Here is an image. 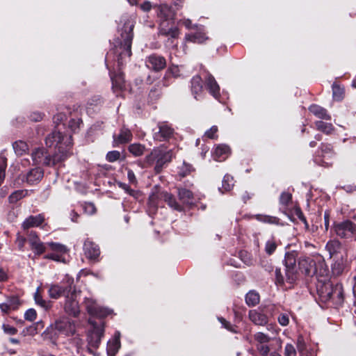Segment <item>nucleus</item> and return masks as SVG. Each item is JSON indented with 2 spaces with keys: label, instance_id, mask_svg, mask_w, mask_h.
<instances>
[{
  "label": "nucleus",
  "instance_id": "57",
  "mask_svg": "<svg viewBox=\"0 0 356 356\" xmlns=\"http://www.w3.org/2000/svg\"><path fill=\"white\" fill-rule=\"evenodd\" d=\"M2 328L3 332L9 335H14L17 332V330L9 324H3Z\"/></svg>",
  "mask_w": 356,
  "mask_h": 356
},
{
  "label": "nucleus",
  "instance_id": "3",
  "mask_svg": "<svg viewBox=\"0 0 356 356\" xmlns=\"http://www.w3.org/2000/svg\"><path fill=\"white\" fill-rule=\"evenodd\" d=\"M56 330L58 334L65 336H72L75 333V325L72 321L67 317L63 316L56 320L54 324L47 327L42 333V337L44 340L51 339V331Z\"/></svg>",
  "mask_w": 356,
  "mask_h": 356
},
{
  "label": "nucleus",
  "instance_id": "12",
  "mask_svg": "<svg viewBox=\"0 0 356 356\" xmlns=\"http://www.w3.org/2000/svg\"><path fill=\"white\" fill-rule=\"evenodd\" d=\"M147 161H156L154 167L155 171L159 173L161 171L163 165L170 161L171 156L169 152H163L159 150H154L147 156Z\"/></svg>",
  "mask_w": 356,
  "mask_h": 356
},
{
  "label": "nucleus",
  "instance_id": "6",
  "mask_svg": "<svg viewBox=\"0 0 356 356\" xmlns=\"http://www.w3.org/2000/svg\"><path fill=\"white\" fill-rule=\"evenodd\" d=\"M91 324L93 329L88 332L87 336L88 348L90 353L92 352V349L96 350L99 348L104 333V325H97L92 322Z\"/></svg>",
  "mask_w": 356,
  "mask_h": 356
},
{
  "label": "nucleus",
  "instance_id": "1",
  "mask_svg": "<svg viewBox=\"0 0 356 356\" xmlns=\"http://www.w3.org/2000/svg\"><path fill=\"white\" fill-rule=\"evenodd\" d=\"M46 145L57 149V152L53 156L47 154L44 149L37 148L31 153V157L35 164L54 165L71 154L72 147V136L63 134L60 131H54L45 139Z\"/></svg>",
  "mask_w": 356,
  "mask_h": 356
},
{
  "label": "nucleus",
  "instance_id": "36",
  "mask_svg": "<svg viewBox=\"0 0 356 356\" xmlns=\"http://www.w3.org/2000/svg\"><path fill=\"white\" fill-rule=\"evenodd\" d=\"M316 129L325 134H331L334 131V127L331 123L325 122L323 121H316L315 122Z\"/></svg>",
  "mask_w": 356,
  "mask_h": 356
},
{
  "label": "nucleus",
  "instance_id": "55",
  "mask_svg": "<svg viewBox=\"0 0 356 356\" xmlns=\"http://www.w3.org/2000/svg\"><path fill=\"white\" fill-rule=\"evenodd\" d=\"M218 321L220 322L222 327H224L227 330L232 332H236L235 326L232 325L229 321H226L224 318L220 317V318H218Z\"/></svg>",
  "mask_w": 356,
  "mask_h": 356
},
{
  "label": "nucleus",
  "instance_id": "58",
  "mask_svg": "<svg viewBox=\"0 0 356 356\" xmlns=\"http://www.w3.org/2000/svg\"><path fill=\"white\" fill-rule=\"evenodd\" d=\"M285 356H296V350L294 346L291 343H287L284 348Z\"/></svg>",
  "mask_w": 356,
  "mask_h": 356
},
{
  "label": "nucleus",
  "instance_id": "19",
  "mask_svg": "<svg viewBox=\"0 0 356 356\" xmlns=\"http://www.w3.org/2000/svg\"><path fill=\"white\" fill-rule=\"evenodd\" d=\"M190 89L195 99L198 100L202 97L203 85L202 78L200 75H195L191 79Z\"/></svg>",
  "mask_w": 356,
  "mask_h": 356
},
{
  "label": "nucleus",
  "instance_id": "44",
  "mask_svg": "<svg viewBox=\"0 0 356 356\" xmlns=\"http://www.w3.org/2000/svg\"><path fill=\"white\" fill-rule=\"evenodd\" d=\"M47 245L50 248V249L53 251H54V253H58L60 254H63L67 252V248L60 243H54V242H49L47 243Z\"/></svg>",
  "mask_w": 356,
  "mask_h": 356
},
{
  "label": "nucleus",
  "instance_id": "43",
  "mask_svg": "<svg viewBox=\"0 0 356 356\" xmlns=\"http://www.w3.org/2000/svg\"><path fill=\"white\" fill-rule=\"evenodd\" d=\"M254 339L257 343V345L266 344L270 341L271 337L264 332H258L254 334Z\"/></svg>",
  "mask_w": 356,
  "mask_h": 356
},
{
  "label": "nucleus",
  "instance_id": "9",
  "mask_svg": "<svg viewBox=\"0 0 356 356\" xmlns=\"http://www.w3.org/2000/svg\"><path fill=\"white\" fill-rule=\"evenodd\" d=\"M298 252L296 251L288 252L285 254L284 262L286 267V280L293 283L296 280L297 268L296 259Z\"/></svg>",
  "mask_w": 356,
  "mask_h": 356
},
{
  "label": "nucleus",
  "instance_id": "51",
  "mask_svg": "<svg viewBox=\"0 0 356 356\" xmlns=\"http://www.w3.org/2000/svg\"><path fill=\"white\" fill-rule=\"evenodd\" d=\"M24 317L25 320L33 322L37 318V312L35 309H29L25 312Z\"/></svg>",
  "mask_w": 356,
  "mask_h": 356
},
{
  "label": "nucleus",
  "instance_id": "10",
  "mask_svg": "<svg viewBox=\"0 0 356 356\" xmlns=\"http://www.w3.org/2000/svg\"><path fill=\"white\" fill-rule=\"evenodd\" d=\"M169 24L170 22H161L159 26V33L161 35L168 38L165 42L166 45L171 44L172 47H175L177 44L174 42L179 37V31L177 26L173 25L169 26Z\"/></svg>",
  "mask_w": 356,
  "mask_h": 356
},
{
  "label": "nucleus",
  "instance_id": "22",
  "mask_svg": "<svg viewBox=\"0 0 356 356\" xmlns=\"http://www.w3.org/2000/svg\"><path fill=\"white\" fill-rule=\"evenodd\" d=\"M158 197L166 202L172 209L178 211H181L183 210L182 206L177 202L172 194L167 191H161L159 193Z\"/></svg>",
  "mask_w": 356,
  "mask_h": 356
},
{
  "label": "nucleus",
  "instance_id": "16",
  "mask_svg": "<svg viewBox=\"0 0 356 356\" xmlns=\"http://www.w3.org/2000/svg\"><path fill=\"white\" fill-rule=\"evenodd\" d=\"M44 176V171L41 168L37 167L30 170L22 177V180L29 185L37 184Z\"/></svg>",
  "mask_w": 356,
  "mask_h": 356
},
{
  "label": "nucleus",
  "instance_id": "52",
  "mask_svg": "<svg viewBox=\"0 0 356 356\" xmlns=\"http://www.w3.org/2000/svg\"><path fill=\"white\" fill-rule=\"evenodd\" d=\"M38 332V330L36 328V327L32 324L31 325L25 327L22 332V334L23 336H34L37 334Z\"/></svg>",
  "mask_w": 356,
  "mask_h": 356
},
{
  "label": "nucleus",
  "instance_id": "48",
  "mask_svg": "<svg viewBox=\"0 0 356 356\" xmlns=\"http://www.w3.org/2000/svg\"><path fill=\"white\" fill-rule=\"evenodd\" d=\"M297 349L300 356H304V354L307 353L306 343L302 336H298L297 339Z\"/></svg>",
  "mask_w": 356,
  "mask_h": 356
},
{
  "label": "nucleus",
  "instance_id": "27",
  "mask_svg": "<svg viewBox=\"0 0 356 356\" xmlns=\"http://www.w3.org/2000/svg\"><path fill=\"white\" fill-rule=\"evenodd\" d=\"M250 320L257 325H265L268 323V317L262 312L254 309L250 310L249 312Z\"/></svg>",
  "mask_w": 356,
  "mask_h": 356
},
{
  "label": "nucleus",
  "instance_id": "29",
  "mask_svg": "<svg viewBox=\"0 0 356 356\" xmlns=\"http://www.w3.org/2000/svg\"><path fill=\"white\" fill-rule=\"evenodd\" d=\"M314 261L309 259H304L299 261V268L307 275H313L316 273V270L313 269Z\"/></svg>",
  "mask_w": 356,
  "mask_h": 356
},
{
  "label": "nucleus",
  "instance_id": "13",
  "mask_svg": "<svg viewBox=\"0 0 356 356\" xmlns=\"http://www.w3.org/2000/svg\"><path fill=\"white\" fill-rule=\"evenodd\" d=\"M63 309L67 314L73 317H77L79 315V305L78 301L76 300L74 292H71L66 296Z\"/></svg>",
  "mask_w": 356,
  "mask_h": 356
},
{
  "label": "nucleus",
  "instance_id": "61",
  "mask_svg": "<svg viewBox=\"0 0 356 356\" xmlns=\"http://www.w3.org/2000/svg\"><path fill=\"white\" fill-rule=\"evenodd\" d=\"M275 280L277 284H282L284 282L285 278L282 274L281 270L276 268L275 271Z\"/></svg>",
  "mask_w": 356,
  "mask_h": 356
},
{
  "label": "nucleus",
  "instance_id": "21",
  "mask_svg": "<svg viewBox=\"0 0 356 356\" xmlns=\"http://www.w3.org/2000/svg\"><path fill=\"white\" fill-rule=\"evenodd\" d=\"M147 66L155 71L163 70L166 65L164 57L156 54L150 55L146 61Z\"/></svg>",
  "mask_w": 356,
  "mask_h": 356
},
{
  "label": "nucleus",
  "instance_id": "39",
  "mask_svg": "<svg viewBox=\"0 0 356 356\" xmlns=\"http://www.w3.org/2000/svg\"><path fill=\"white\" fill-rule=\"evenodd\" d=\"M345 267V261L341 258L335 261V262L332 265V272L334 275H340L344 270Z\"/></svg>",
  "mask_w": 356,
  "mask_h": 356
},
{
  "label": "nucleus",
  "instance_id": "8",
  "mask_svg": "<svg viewBox=\"0 0 356 356\" xmlns=\"http://www.w3.org/2000/svg\"><path fill=\"white\" fill-rule=\"evenodd\" d=\"M174 134V128L167 122H158L156 127L153 129V138L159 142L169 140Z\"/></svg>",
  "mask_w": 356,
  "mask_h": 356
},
{
  "label": "nucleus",
  "instance_id": "25",
  "mask_svg": "<svg viewBox=\"0 0 356 356\" xmlns=\"http://www.w3.org/2000/svg\"><path fill=\"white\" fill-rule=\"evenodd\" d=\"M44 221V216L43 214H38L37 216H30L26 218L22 224L24 229H28L31 227H38L42 225Z\"/></svg>",
  "mask_w": 356,
  "mask_h": 356
},
{
  "label": "nucleus",
  "instance_id": "17",
  "mask_svg": "<svg viewBox=\"0 0 356 356\" xmlns=\"http://www.w3.org/2000/svg\"><path fill=\"white\" fill-rule=\"evenodd\" d=\"M154 8L156 10L158 17L165 23L170 22L175 15L172 8L167 4L155 5Z\"/></svg>",
  "mask_w": 356,
  "mask_h": 356
},
{
  "label": "nucleus",
  "instance_id": "33",
  "mask_svg": "<svg viewBox=\"0 0 356 356\" xmlns=\"http://www.w3.org/2000/svg\"><path fill=\"white\" fill-rule=\"evenodd\" d=\"M111 81L112 88L115 92L121 90L124 87V77L121 74L111 76Z\"/></svg>",
  "mask_w": 356,
  "mask_h": 356
},
{
  "label": "nucleus",
  "instance_id": "54",
  "mask_svg": "<svg viewBox=\"0 0 356 356\" xmlns=\"http://www.w3.org/2000/svg\"><path fill=\"white\" fill-rule=\"evenodd\" d=\"M295 215L305 224V228L307 229L309 228V225L302 211H301L299 207H296L294 209Z\"/></svg>",
  "mask_w": 356,
  "mask_h": 356
},
{
  "label": "nucleus",
  "instance_id": "63",
  "mask_svg": "<svg viewBox=\"0 0 356 356\" xmlns=\"http://www.w3.org/2000/svg\"><path fill=\"white\" fill-rule=\"evenodd\" d=\"M127 178L131 184H137V179L135 176V174H134V171L131 169H128Z\"/></svg>",
  "mask_w": 356,
  "mask_h": 356
},
{
  "label": "nucleus",
  "instance_id": "15",
  "mask_svg": "<svg viewBox=\"0 0 356 356\" xmlns=\"http://www.w3.org/2000/svg\"><path fill=\"white\" fill-rule=\"evenodd\" d=\"M204 83L209 92L216 99L220 97V86L215 78L209 72H206L203 74Z\"/></svg>",
  "mask_w": 356,
  "mask_h": 356
},
{
  "label": "nucleus",
  "instance_id": "56",
  "mask_svg": "<svg viewBox=\"0 0 356 356\" xmlns=\"http://www.w3.org/2000/svg\"><path fill=\"white\" fill-rule=\"evenodd\" d=\"M81 124H82V120L81 119H72L69 122V127L72 131L75 132L76 130L79 128Z\"/></svg>",
  "mask_w": 356,
  "mask_h": 356
},
{
  "label": "nucleus",
  "instance_id": "64",
  "mask_svg": "<svg viewBox=\"0 0 356 356\" xmlns=\"http://www.w3.org/2000/svg\"><path fill=\"white\" fill-rule=\"evenodd\" d=\"M46 259H51L56 261H60L61 259V254L58 253H50L44 257Z\"/></svg>",
  "mask_w": 356,
  "mask_h": 356
},
{
  "label": "nucleus",
  "instance_id": "49",
  "mask_svg": "<svg viewBox=\"0 0 356 356\" xmlns=\"http://www.w3.org/2000/svg\"><path fill=\"white\" fill-rule=\"evenodd\" d=\"M332 93L334 99L339 101L342 99L343 95V88L339 86L334 84L332 86Z\"/></svg>",
  "mask_w": 356,
  "mask_h": 356
},
{
  "label": "nucleus",
  "instance_id": "24",
  "mask_svg": "<svg viewBox=\"0 0 356 356\" xmlns=\"http://www.w3.org/2000/svg\"><path fill=\"white\" fill-rule=\"evenodd\" d=\"M195 29H197V32L194 33L186 34L185 36V39L186 41L202 43L206 40H207V37L205 35L204 29L202 26L195 25Z\"/></svg>",
  "mask_w": 356,
  "mask_h": 356
},
{
  "label": "nucleus",
  "instance_id": "62",
  "mask_svg": "<svg viewBox=\"0 0 356 356\" xmlns=\"http://www.w3.org/2000/svg\"><path fill=\"white\" fill-rule=\"evenodd\" d=\"M278 322L282 326H286L289 324V316L286 314H282L278 317Z\"/></svg>",
  "mask_w": 356,
  "mask_h": 356
},
{
  "label": "nucleus",
  "instance_id": "26",
  "mask_svg": "<svg viewBox=\"0 0 356 356\" xmlns=\"http://www.w3.org/2000/svg\"><path fill=\"white\" fill-rule=\"evenodd\" d=\"M29 242L31 249L35 252V254H41L45 252L46 248L44 244L40 241L35 232H31Z\"/></svg>",
  "mask_w": 356,
  "mask_h": 356
},
{
  "label": "nucleus",
  "instance_id": "20",
  "mask_svg": "<svg viewBox=\"0 0 356 356\" xmlns=\"http://www.w3.org/2000/svg\"><path fill=\"white\" fill-rule=\"evenodd\" d=\"M133 135L131 131L126 128L122 127L118 135H113V146L117 147L122 144H125L132 140Z\"/></svg>",
  "mask_w": 356,
  "mask_h": 356
},
{
  "label": "nucleus",
  "instance_id": "18",
  "mask_svg": "<svg viewBox=\"0 0 356 356\" xmlns=\"http://www.w3.org/2000/svg\"><path fill=\"white\" fill-rule=\"evenodd\" d=\"M83 251L86 257L90 260H97L100 254L98 245L89 239H86L83 243Z\"/></svg>",
  "mask_w": 356,
  "mask_h": 356
},
{
  "label": "nucleus",
  "instance_id": "31",
  "mask_svg": "<svg viewBox=\"0 0 356 356\" xmlns=\"http://www.w3.org/2000/svg\"><path fill=\"white\" fill-rule=\"evenodd\" d=\"M309 111L313 113L315 116H316L318 118L323 119V120H330L331 117L330 115L327 113L326 109L324 108L318 106V105H312L309 108Z\"/></svg>",
  "mask_w": 356,
  "mask_h": 356
},
{
  "label": "nucleus",
  "instance_id": "50",
  "mask_svg": "<svg viewBox=\"0 0 356 356\" xmlns=\"http://www.w3.org/2000/svg\"><path fill=\"white\" fill-rule=\"evenodd\" d=\"M120 158V152L117 150L110 151L106 154V159L111 163L119 160Z\"/></svg>",
  "mask_w": 356,
  "mask_h": 356
},
{
  "label": "nucleus",
  "instance_id": "28",
  "mask_svg": "<svg viewBox=\"0 0 356 356\" xmlns=\"http://www.w3.org/2000/svg\"><path fill=\"white\" fill-rule=\"evenodd\" d=\"M177 195L179 200L186 205H192L194 201L193 193L184 188H179L177 189Z\"/></svg>",
  "mask_w": 356,
  "mask_h": 356
},
{
  "label": "nucleus",
  "instance_id": "41",
  "mask_svg": "<svg viewBox=\"0 0 356 356\" xmlns=\"http://www.w3.org/2000/svg\"><path fill=\"white\" fill-rule=\"evenodd\" d=\"M245 302L249 306H254L259 302V296L254 291H250L246 294Z\"/></svg>",
  "mask_w": 356,
  "mask_h": 356
},
{
  "label": "nucleus",
  "instance_id": "35",
  "mask_svg": "<svg viewBox=\"0 0 356 356\" xmlns=\"http://www.w3.org/2000/svg\"><path fill=\"white\" fill-rule=\"evenodd\" d=\"M278 246V241L274 238L271 237L266 241L264 246L265 252L268 255H272L276 250Z\"/></svg>",
  "mask_w": 356,
  "mask_h": 356
},
{
  "label": "nucleus",
  "instance_id": "53",
  "mask_svg": "<svg viewBox=\"0 0 356 356\" xmlns=\"http://www.w3.org/2000/svg\"><path fill=\"white\" fill-rule=\"evenodd\" d=\"M218 131V127L216 125L212 126L209 130H207L204 136L210 139H216L218 138L217 132Z\"/></svg>",
  "mask_w": 356,
  "mask_h": 356
},
{
  "label": "nucleus",
  "instance_id": "34",
  "mask_svg": "<svg viewBox=\"0 0 356 356\" xmlns=\"http://www.w3.org/2000/svg\"><path fill=\"white\" fill-rule=\"evenodd\" d=\"M234 186V178L229 175H225L222 179V188H219V191L224 193L229 191Z\"/></svg>",
  "mask_w": 356,
  "mask_h": 356
},
{
  "label": "nucleus",
  "instance_id": "47",
  "mask_svg": "<svg viewBox=\"0 0 356 356\" xmlns=\"http://www.w3.org/2000/svg\"><path fill=\"white\" fill-rule=\"evenodd\" d=\"M6 303L11 310H16L21 305L20 300L18 296H13L8 298Z\"/></svg>",
  "mask_w": 356,
  "mask_h": 356
},
{
  "label": "nucleus",
  "instance_id": "59",
  "mask_svg": "<svg viewBox=\"0 0 356 356\" xmlns=\"http://www.w3.org/2000/svg\"><path fill=\"white\" fill-rule=\"evenodd\" d=\"M54 122L57 125L66 120L67 117L65 113H59L54 116Z\"/></svg>",
  "mask_w": 356,
  "mask_h": 356
},
{
  "label": "nucleus",
  "instance_id": "4",
  "mask_svg": "<svg viewBox=\"0 0 356 356\" xmlns=\"http://www.w3.org/2000/svg\"><path fill=\"white\" fill-rule=\"evenodd\" d=\"M124 26L121 30L120 49H122L120 53L118 60H121L123 56L130 57L131 56V44L134 38V24L133 22L126 18L123 20Z\"/></svg>",
  "mask_w": 356,
  "mask_h": 356
},
{
  "label": "nucleus",
  "instance_id": "40",
  "mask_svg": "<svg viewBox=\"0 0 356 356\" xmlns=\"http://www.w3.org/2000/svg\"><path fill=\"white\" fill-rule=\"evenodd\" d=\"M256 219L264 223H268L271 225L280 224V219L275 216L258 214L256 216Z\"/></svg>",
  "mask_w": 356,
  "mask_h": 356
},
{
  "label": "nucleus",
  "instance_id": "2",
  "mask_svg": "<svg viewBox=\"0 0 356 356\" xmlns=\"http://www.w3.org/2000/svg\"><path fill=\"white\" fill-rule=\"evenodd\" d=\"M316 291L319 300L325 303H329L330 297L328 292L334 291V306H340L343 302V289L341 284H333L330 281L318 280Z\"/></svg>",
  "mask_w": 356,
  "mask_h": 356
},
{
  "label": "nucleus",
  "instance_id": "60",
  "mask_svg": "<svg viewBox=\"0 0 356 356\" xmlns=\"http://www.w3.org/2000/svg\"><path fill=\"white\" fill-rule=\"evenodd\" d=\"M257 348L263 356L267 355L270 351L269 347L266 344L257 345Z\"/></svg>",
  "mask_w": 356,
  "mask_h": 356
},
{
  "label": "nucleus",
  "instance_id": "5",
  "mask_svg": "<svg viewBox=\"0 0 356 356\" xmlns=\"http://www.w3.org/2000/svg\"><path fill=\"white\" fill-rule=\"evenodd\" d=\"M333 230L341 238H355L356 241V224L350 220L334 222Z\"/></svg>",
  "mask_w": 356,
  "mask_h": 356
},
{
  "label": "nucleus",
  "instance_id": "42",
  "mask_svg": "<svg viewBox=\"0 0 356 356\" xmlns=\"http://www.w3.org/2000/svg\"><path fill=\"white\" fill-rule=\"evenodd\" d=\"M292 202V195L289 192H282L280 197V204L282 205L283 209H286V207Z\"/></svg>",
  "mask_w": 356,
  "mask_h": 356
},
{
  "label": "nucleus",
  "instance_id": "30",
  "mask_svg": "<svg viewBox=\"0 0 356 356\" xmlns=\"http://www.w3.org/2000/svg\"><path fill=\"white\" fill-rule=\"evenodd\" d=\"M33 297L35 304L42 307L44 311H48L51 308L52 302L50 300H44L42 298L39 291V288L37 289Z\"/></svg>",
  "mask_w": 356,
  "mask_h": 356
},
{
  "label": "nucleus",
  "instance_id": "46",
  "mask_svg": "<svg viewBox=\"0 0 356 356\" xmlns=\"http://www.w3.org/2000/svg\"><path fill=\"white\" fill-rule=\"evenodd\" d=\"M27 193L28 192L26 190L15 191L9 196V202L10 203H16L18 200L25 197Z\"/></svg>",
  "mask_w": 356,
  "mask_h": 356
},
{
  "label": "nucleus",
  "instance_id": "37",
  "mask_svg": "<svg viewBox=\"0 0 356 356\" xmlns=\"http://www.w3.org/2000/svg\"><path fill=\"white\" fill-rule=\"evenodd\" d=\"M229 148L227 145H220L216 147L214 151V159L216 160L225 159V156L228 154Z\"/></svg>",
  "mask_w": 356,
  "mask_h": 356
},
{
  "label": "nucleus",
  "instance_id": "11",
  "mask_svg": "<svg viewBox=\"0 0 356 356\" xmlns=\"http://www.w3.org/2000/svg\"><path fill=\"white\" fill-rule=\"evenodd\" d=\"M334 152L331 144L321 143L320 149H318L315 156V162L320 165H328L330 163L328 161L333 157Z\"/></svg>",
  "mask_w": 356,
  "mask_h": 356
},
{
  "label": "nucleus",
  "instance_id": "45",
  "mask_svg": "<svg viewBox=\"0 0 356 356\" xmlns=\"http://www.w3.org/2000/svg\"><path fill=\"white\" fill-rule=\"evenodd\" d=\"M13 146L15 153L18 155H22L28 149L27 144L22 140L15 142Z\"/></svg>",
  "mask_w": 356,
  "mask_h": 356
},
{
  "label": "nucleus",
  "instance_id": "14",
  "mask_svg": "<svg viewBox=\"0 0 356 356\" xmlns=\"http://www.w3.org/2000/svg\"><path fill=\"white\" fill-rule=\"evenodd\" d=\"M85 305L87 312L91 316L103 318L109 314V312L107 309L99 305L97 302L92 298H86Z\"/></svg>",
  "mask_w": 356,
  "mask_h": 356
},
{
  "label": "nucleus",
  "instance_id": "38",
  "mask_svg": "<svg viewBox=\"0 0 356 356\" xmlns=\"http://www.w3.org/2000/svg\"><path fill=\"white\" fill-rule=\"evenodd\" d=\"M128 150L134 156H140L144 154L145 147L140 143H133L128 147Z\"/></svg>",
  "mask_w": 356,
  "mask_h": 356
},
{
  "label": "nucleus",
  "instance_id": "32",
  "mask_svg": "<svg viewBox=\"0 0 356 356\" xmlns=\"http://www.w3.org/2000/svg\"><path fill=\"white\" fill-rule=\"evenodd\" d=\"M325 248L330 254V257H332L334 254H337L341 250V243L337 239L330 240L327 243Z\"/></svg>",
  "mask_w": 356,
  "mask_h": 356
},
{
  "label": "nucleus",
  "instance_id": "7",
  "mask_svg": "<svg viewBox=\"0 0 356 356\" xmlns=\"http://www.w3.org/2000/svg\"><path fill=\"white\" fill-rule=\"evenodd\" d=\"M73 280H69L67 284H46V287L48 289L47 293L50 298L59 299L62 296L66 297L67 295L70 294L72 291V284Z\"/></svg>",
  "mask_w": 356,
  "mask_h": 356
},
{
  "label": "nucleus",
  "instance_id": "23",
  "mask_svg": "<svg viewBox=\"0 0 356 356\" xmlns=\"http://www.w3.org/2000/svg\"><path fill=\"white\" fill-rule=\"evenodd\" d=\"M121 346L120 334L116 332L113 337L107 343L106 351L108 356H115Z\"/></svg>",
  "mask_w": 356,
  "mask_h": 356
}]
</instances>
